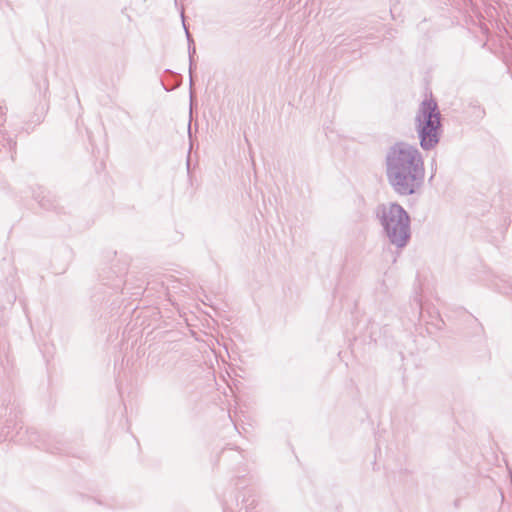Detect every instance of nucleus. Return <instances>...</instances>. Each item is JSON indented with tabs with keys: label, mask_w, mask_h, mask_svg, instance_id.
Returning a JSON list of instances; mask_svg holds the SVG:
<instances>
[{
	"label": "nucleus",
	"mask_w": 512,
	"mask_h": 512,
	"mask_svg": "<svg viewBox=\"0 0 512 512\" xmlns=\"http://www.w3.org/2000/svg\"><path fill=\"white\" fill-rule=\"evenodd\" d=\"M387 178L399 195H411L422 186L425 178L423 159L416 148L394 146L387 157Z\"/></svg>",
	"instance_id": "obj_1"
},
{
	"label": "nucleus",
	"mask_w": 512,
	"mask_h": 512,
	"mask_svg": "<svg viewBox=\"0 0 512 512\" xmlns=\"http://www.w3.org/2000/svg\"><path fill=\"white\" fill-rule=\"evenodd\" d=\"M416 122L421 147L433 148L439 141L441 123L437 103L431 97L422 101Z\"/></svg>",
	"instance_id": "obj_2"
},
{
	"label": "nucleus",
	"mask_w": 512,
	"mask_h": 512,
	"mask_svg": "<svg viewBox=\"0 0 512 512\" xmlns=\"http://www.w3.org/2000/svg\"><path fill=\"white\" fill-rule=\"evenodd\" d=\"M409 216L407 212L396 203L383 206L381 210V223L384 226L391 243L403 247L410 236Z\"/></svg>",
	"instance_id": "obj_3"
}]
</instances>
